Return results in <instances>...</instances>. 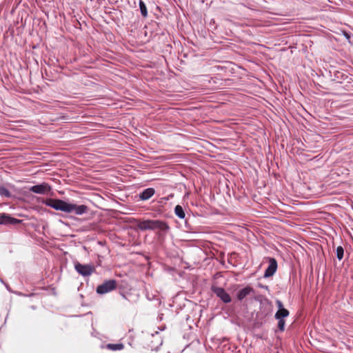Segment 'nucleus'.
<instances>
[{"mask_svg": "<svg viewBox=\"0 0 353 353\" xmlns=\"http://www.w3.org/2000/svg\"><path fill=\"white\" fill-rule=\"evenodd\" d=\"M50 190V186L46 183H42L41 184L33 185L30 188V191L40 194H47Z\"/></svg>", "mask_w": 353, "mask_h": 353, "instance_id": "obj_5", "label": "nucleus"}, {"mask_svg": "<svg viewBox=\"0 0 353 353\" xmlns=\"http://www.w3.org/2000/svg\"><path fill=\"white\" fill-rule=\"evenodd\" d=\"M174 212H175V214L180 219H184L185 218V212H184V210L183 209V208L179 205H177L175 208H174Z\"/></svg>", "mask_w": 353, "mask_h": 353, "instance_id": "obj_12", "label": "nucleus"}, {"mask_svg": "<svg viewBox=\"0 0 353 353\" xmlns=\"http://www.w3.org/2000/svg\"><path fill=\"white\" fill-rule=\"evenodd\" d=\"M214 293L219 297L224 303H228L231 301V298L228 293L222 288H214Z\"/></svg>", "mask_w": 353, "mask_h": 353, "instance_id": "obj_6", "label": "nucleus"}, {"mask_svg": "<svg viewBox=\"0 0 353 353\" xmlns=\"http://www.w3.org/2000/svg\"><path fill=\"white\" fill-rule=\"evenodd\" d=\"M45 203L56 210L66 213L74 212L76 215H82L88 211V208L85 205H78L61 199H48Z\"/></svg>", "mask_w": 353, "mask_h": 353, "instance_id": "obj_1", "label": "nucleus"}, {"mask_svg": "<svg viewBox=\"0 0 353 353\" xmlns=\"http://www.w3.org/2000/svg\"><path fill=\"white\" fill-rule=\"evenodd\" d=\"M252 292H253V288L250 286H247L238 292L237 295H236L237 299L241 301Z\"/></svg>", "mask_w": 353, "mask_h": 353, "instance_id": "obj_11", "label": "nucleus"}, {"mask_svg": "<svg viewBox=\"0 0 353 353\" xmlns=\"http://www.w3.org/2000/svg\"><path fill=\"white\" fill-rule=\"evenodd\" d=\"M343 253H344V251H343V249L341 246H339L337 248H336V256H337V258L339 259V260H341L343 257Z\"/></svg>", "mask_w": 353, "mask_h": 353, "instance_id": "obj_17", "label": "nucleus"}, {"mask_svg": "<svg viewBox=\"0 0 353 353\" xmlns=\"http://www.w3.org/2000/svg\"><path fill=\"white\" fill-rule=\"evenodd\" d=\"M139 8L142 16L146 17L148 16L147 8L144 2L141 0L139 1Z\"/></svg>", "mask_w": 353, "mask_h": 353, "instance_id": "obj_14", "label": "nucleus"}, {"mask_svg": "<svg viewBox=\"0 0 353 353\" xmlns=\"http://www.w3.org/2000/svg\"><path fill=\"white\" fill-rule=\"evenodd\" d=\"M107 347L109 350L116 351V350H121L123 349L124 345L122 343H117V344L110 343L107 345Z\"/></svg>", "mask_w": 353, "mask_h": 353, "instance_id": "obj_13", "label": "nucleus"}, {"mask_svg": "<svg viewBox=\"0 0 353 353\" xmlns=\"http://www.w3.org/2000/svg\"><path fill=\"white\" fill-rule=\"evenodd\" d=\"M276 305L279 307V310L275 314V319H284L289 316V311L283 307L281 301H276Z\"/></svg>", "mask_w": 353, "mask_h": 353, "instance_id": "obj_8", "label": "nucleus"}, {"mask_svg": "<svg viewBox=\"0 0 353 353\" xmlns=\"http://www.w3.org/2000/svg\"><path fill=\"white\" fill-rule=\"evenodd\" d=\"M278 320V327L279 329L283 332L285 330V321L284 319H276Z\"/></svg>", "mask_w": 353, "mask_h": 353, "instance_id": "obj_16", "label": "nucleus"}, {"mask_svg": "<svg viewBox=\"0 0 353 353\" xmlns=\"http://www.w3.org/2000/svg\"><path fill=\"white\" fill-rule=\"evenodd\" d=\"M137 227L141 230H159L167 231L169 229L168 224L159 220H145L138 223Z\"/></svg>", "mask_w": 353, "mask_h": 353, "instance_id": "obj_2", "label": "nucleus"}, {"mask_svg": "<svg viewBox=\"0 0 353 353\" xmlns=\"http://www.w3.org/2000/svg\"><path fill=\"white\" fill-rule=\"evenodd\" d=\"M277 263L276 260L273 258H271L270 259V264L265 271L264 277H270L272 276L275 273Z\"/></svg>", "mask_w": 353, "mask_h": 353, "instance_id": "obj_9", "label": "nucleus"}, {"mask_svg": "<svg viewBox=\"0 0 353 353\" xmlns=\"http://www.w3.org/2000/svg\"><path fill=\"white\" fill-rule=\"evenodd\" d=\"M0 195L2 196L10 198L11 196V193L6 188L0 185Z\"/></svg>", "mask_w": 353, "mask_h": 353, "instance_id": "obj_15", "label": "nucleus"}, {"mask_svg": "<svg viewBox=\"0 0 353 353\" xmlns=\"http://www.w3.org/2000/svg\"><path fill=\"white\" fill-rule=\"evenodd\" d=\"M154 189L149 188L144 190L142 192L139 194V198L142 201H145L151 198L154 194Z\"/></svg>", "mask_w": 353, "mask_h": 353, "instance_id": "obj_10", "label": "nucleus"}, {"mask_svg": "<svg viewBox=\"0 0 353 353\" xmlns=\"http://www.w3.org/2000/svg\"><path fill=\"white\" fill-rule=\"evenodd\" d=\"M117 288V282L115 280H108L104 281L102 284L97 288V292L100 294L108 293Z\"/></svg>", "mask_w": 353, "mask_h": 353, "instance_id": "obj_3", "label": "nucleus"}, {"mask_svg": "<svg viewBox=\"0 0 353 353\" xmlns=\"http://www.w3.org/2000/svg\"><path fill=\"white\" fill-rule=\"evenodd\" d=\"M21 221L12 218L10 215L6 214H0V224L3 225H15L19 223Z\"/></svg>", "mask_w": 353, "mask_h": 353, "instance_id": "obj_7", "label": "nucleus"}, {"mask_svg": "<svg viewBox=\"0 0 353 353\" xmlns=\"http://www.w3.org/2000/svg\"><path fill=\"white\" fill-rule=\"evenodd\" d=\"M74 268L79 274L83 276H90L95 271L94 265L91 264L83 265L79 262L75 263Z\"/></svg>", "mask_w": 353, "mask_h": 353, "instance_id": "obj_4", "label": "nucleus"}]
</instances>
